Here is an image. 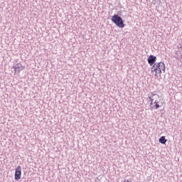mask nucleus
<instances>
[{
    "label": "nucleus",
    "instance_id": "39448f33",
    "mask_svg": "<svg viewBox=\"0 0 182 182\" xmlns=\"http://www.w3.org/2000/svg\"><path fill=\"white\" fill-rule=\"evenodd\" d=\"M14 73L16 75V73H21V70H24L25 66L22 65L21 63H17L16 66L14 67Z\"/></svg>",
    "mask_w": 182,
    "mask_h": 182
},
{
    "label": "nucleus",
    "instance_id": "1a4fd4ad",
    "mask_svg": "<svg viewBox=\"0 0 182 182\" xmlns=\"http://www.w3.org/2000/svg\"><path fill=\"white\" fill-rule=\"evenodd\" d=\"M161 105H164V102H161Z\"/></svg>",
    "mask_w": 182,
    "mask_h": 182
},
{
    "label": "nucleus",
    "instance_id": "423d86ee",
    "mask_svg": "<svg viewBox=\"0 0 182 182\" xmlns=\"http://www.w3.org/2000/svg\"><path fill=\"white\" fill-rule=\"evenodd\" d=\"M156 60H157V58L154 55H150L148 58V63L150 65V66H153V65L156 63Z\"/></svg>",
    "mask_w": 182,
    "mask_h": 182
},
{
    "label": "nucleus",
    "instance_id": "6e6552de",
    "mask_svg": "<svg viewBox=\"0 0 182 182\" xmlns=\"http://www.w3.org/2000/svg\"><path fill=\"white\" fill-rule=\"evenodd\" d=\"M159 143H161V144H166V143H167V139H166V136H161L159 139Z\"/></svg>",
    "mask_w": 182,
    "mask_h": 182
},
{
    "label": "nucleus",
    "instance_id": "0eeeda50",
    "mask_svg": "<svg viewBox=\"0 0 182 182\" xmlns=\"http://www.w3.org/2000/svg\"><path fill=\"white\" fill-rule=\"evenodd\" d=\"M180 56H181V52L179 50H176L173 57L175 58V59H176V60H178L180 59Z\"/></svg>",
    "mask_w": 182,
    "mask_h": 182
},
{
    "label": "nucleus",
    "instance_id": "f03ea898",
    "mask_svg": "<svg viewBox=\"0 0 182 182\" xmlns=\"http://www.w3.org/2000/svg\"><path fill=\"white\" fill-rule=\"evenodd\" d=\"M164 73L166 72V65L164 63H155L151 68V73H154V76H159L161 75V73Z\"/></svg>",
    "mask_w": 182,
    "mask_h": 182
},
{
    "label": "nucleus",
    "instance_id": "7ed1b4c3",
    "mask_svg": "<svg viewBox=\"0 0 182 182\" xmlns=\"http://www.w3.org/2000/svg\"><path fill=\"white\" fill-rule=\"evenodd\" d=\"M112 21L118 28H123L124 26V23L123 19L119 15L115 14L112 17Z\"/></svg>",
    "mask_w": 182,
    "mask_h": 182
},
{
    "label": "nucleus",
    "instance_id": "20e7f679",
    "mask_svg": "<svg viewBox=\"0 0 182 182\" xmlns=\"http://www.w3.org/2000/svg\"><path fill=\"white\" fill-rule=\"evenodd\" d=\"M21 176H22V168L21 166H17L16 168L14 178L15 180H21Z\"/></svg>",
    "mask_w": 182,
    "mask_h": 182
},
{
    "label": "nucleus",
    "instance_id": "f257e3e1",
    "mask_svg": "<svg viewBox=\"0 0 182 182\" xmlns=\"http://www.w3.org/2000/svg\"><path fill=\"white\" fill-rule=\"evenodd\" d=\"M148 99H149V102H151V109H157L159 107H161V105H160L161 99H160V95L158 94H151V96L148 97Z\"/></svg>",
    "mask_w": 182,
    "mask_h": 182
}]
</instances>
